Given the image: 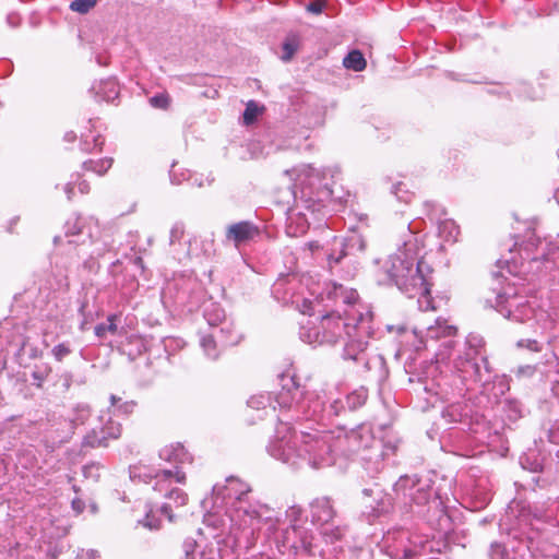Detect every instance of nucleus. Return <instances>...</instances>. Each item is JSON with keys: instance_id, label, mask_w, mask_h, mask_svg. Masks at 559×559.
I'll list each match as a JSON object with an SVG mask.
<instances>
[{"instance_id": "obj_1", "label": "nucleus", "mask_w": 559, "mask_h": 559, "mask_svg": "<svg viewBox=\"0 0 559 559\" xmlns=\"http://www.w3.org/2000/svg\"><path fill=\"white\" fill-rule=\"evenodd\" d=\"M276 433L269 452L276 460L293 466L302 462L312 467L331 465L334 454L350 455L359 450L360 443L359 433L354 431H340L335 436L332 431L312 430L298 435L287 424H281Z\"/></svg>"}, {"instance_id": "obj_2", "label": "nucleus", "mask_w": 559, "mask_h": 559, "mask_svg": "<svg viewBox=\"0 0 559 559\" xmlns=\"http://www.w3.org/2000/svg\"><path fill=\"white\" fill-rule=\"evenodd\" d=\"M418 254L417 238L407 227V239L383 262L378 282L385 285L394 284L403 293H413L414 289L421 287L425 274L431 270L426 262L418 259Z\"/></svg>"}, {"instance_id": "obj_3", "label": "nucleus", "mask_w": 559, "mask_h": 559, "mask_svg": "<svg viewBox=\"0 0 559 559\" xmlns=\"http://www.w3.org/2000/svg\"><path fill=\"white\" fill-rule=\"evenodd\" d=\"M162 460L173 463L174 468H164L151 471L145 466H133L130 469V478L143 483L155 480L154 489L157 491H166L165 496L173 499L176 506H185L188 501L187 493L178 488L169 487L175 484H183L186 481V473L182 471L183 465L191 464L192 457L182 444H171L160 450Z\"/></svg>"}, {"instance_id": "obj_4", "label": "nucleus", "mask_w": 559, "mask_h": 559, "mask_svg": "<svg viewBox=\"0 0 559 559\" xmlns=\"http://www.w3.org/2000/svg\"><path fill=\"white\" fill-rule=\"evenodd\" d=\"M249 491V485L234 476L227 477L225 485L216 484L213 487V495L216 496V499L221 498L223 502L231 503L233 510L229 518L233 525L238 527L246 538L253 539L262 524L266 523L270 518L266 516L269 513L266 506H251L243 501V497Z\"/></svg>"}, {"instance_id": "obj_5", "label": "nucleus", "mask_w": 559, "mask_h": 559, "mask_svg": "<svg viewBox=\"0 0 559 559\" xmlns=\"http://www.w3.org/2000/svg\"><path fill=\"white\" fill-rule=\"evenodd\" d=\"M329 296L334 298L336 301H341L349 306V309L344 311V318L330 313L323 316L319 322L322 345L330 344L334 345L340 340L345 341L346 337H352L353 325L357 323V320H349V317L358 310H362L365 305L357 304L358 294L355 289H346L342 285H334L333 289L329 292Z\"/></svg>"}, {"instance_id": "obj_6", "label": "nucleus", "mask_w": 559, "mask_h": 559, "mask_svg": "<svg viewBox=\"0 0 559 559\" xmlns=\"http://www.w3.org/2000/svg\"><path fill=\"white\" fill-rule=\"evenodd\" d=\"M483 338L477 335H468L464 350L454 359V368L463 379L483 381L484 374L490 373L487 357L483 354Z\"/></svg>"}, {"instance_id": "obj_7", "label": "nucleus", "mask_w": 559, "mask_h": 559, "mask_svg": "<svg viewBox=\"0 0 559 559\" xmlns=\"http://www.w3.org/2000/svg\"><path fill=\"white\" fill-rule=\"evenodd\" d=\"M349 320H357L353 325L352 337H346L344 341V349L342 357L345 360L361 361L368 368L366 361V349L368 340L371 337L372 330V312L368 307H362L349 317Z\"/></svg>"}, {"instance_id": "obj_8", "label": "nucleus", "mask_w": 559, "mask_h": 559, "mask_svg": "<svg viewBox=\"0 0 559 559\" xmlns=\"http://www.w3.org/2000/svg\"><path fill=\"white\" fill-rule=\"evenodd\" d=\"M493 307L504 318L516 322H525L537 317V313L530 300L518 294L516 289L508 285L495 298Z\"/></svg>"}, {"instance_id": "obj_9", "label": "nucleus", "mask_w": 559, "mask_h": 559, "mask_svg": "<svg viewBox=\"0 0 559 559\" xmlns=\"http://www.w3.org/2000/svg\"><path fill=\"white\" fill-rule=\"evenodd\" d=\"M394 491L405 504L423 507L433 496L429 479H420L417 476H402L394 485Z\"/></svg>"}, {"instance_id": "obj_10", "label": "nucleus", "mask_w": 559, "mask_h": 559, "mask_svg": "<svg viewBox=\"0 0 559 559\" xmlns=\"http://www.w3.org/2000/svg\"><path fill=\"white\" fill-rule=\"evenodd\" d=\"M273 404L281 408H290L295 404L307 418L314 417L319 412L320 404L312 402V395L304 397V392L293 383V388L283 386L282 391L273 399Z\"/></svg>"}, {"instance_id": "obj_11", "label": "nucleus", "mask_w": 559, "mask_h": 559, "mask_svg": "<svg viewBox=\"0 0 559 559\" xmlns=\"http://www.w3.org/2000/svg\"><path fill=\"white\" fill-rule=\"evenodd\" d=\"M204 318L209 325L215 328V333L222 334L221 342L225 345H236L240 341L238 333H235V328L231 322L226 320L225 311L217 305L211 304L204 310Z\"/></svg>"}, {"instance_id": "obj_12", "label": "nucleus", "mask_w": 559, "mask_h": 559, "mask_svg": "<svg viewBox=\"0 0 559 559\" xmlns=\"http://www.w3.org/2000/svg\"><path fill=\"white\" fill-rule=\"evenodd\" d=\"M364 506L369 518H377L389 512L392 507L391 498L379 488L364 489Z\"/></svg>"}, {"instance_id": "obj_13", "label": "nucleus", "mask_w": 559, "mask_h": 559, "mask_svg": "<svg viewBox=\"0 0 559 559\" xmlns=\"http://www.w3.org/2000/svg\"><path fill=\"white\" fill-rule=\"evenodd\" d=\"M298 280L295 275H283L278 277L272 287L274 297L283 304H296L298 306V298L295 297V287Z\"/></svg>"}, {"instance_id": "obj_14", "label": "nucleus", "mask_w": 559, "mask_h": 559, "mask_svg": "<svg viewBox=\"0 0 559 559\" xmlns=\"http://www.w3.org/2000/svg\"><path fill=\"white\" fill-rule=\"evenodd\" d=\"M120 433V425L108 420V424L102 427L100 431L93 429L91 433L86 435L83 444L91 448L106 447L108 439H117Z\"/></svg>"}, {"instance_id": "obj_15", "label": "nucleus", "mask_w": 559, "mask_h": 559, "mask_svg": "<svg viewBox=\"0 0 559 559\" xmlns=\"http://www.w3.org/2000/svg\"><path fill=\"white\" fill-rule=\"evenodd\" d=\"M258 235V227L248 221L231 224L227 227L226 230V238L233 241L236 247L252 240Z\"/></svg>"}, {"instance_id": "obj_16", "label": "nucleus", "mask_w": 559, "mask_h": 559, "mask_svg": "<svg viewBox=\"0 0 559 559\" xmlns=\"http://www.w3.org/2000/svg\"><path fill=\"white\" fill-rule=\"evenodd\" d=\"M310 507L312 521L318 524H326L331 522L335 515V511L329 498H317Z\"/></svg>"}, {"instance_id": "obj_17", "label": "nucleus", "mask_w": 559, "mask_h": 559, "mask_svg": "<svg viewBox=\"0 0 559 559\" xmlns=\"http://www.w3.org/2000/svg\"><path fill=\"white\" fill-rule=\"evenodd\" d=\"M386 554L391 559H412L417 555V551L412 546L408 537L401 534L396 543L386 546Z\"/></svg>"}, {"instance_id": "obj_18", "label": "nucleus", "mask_w": 559, "mask_h": 559, "mask_svg": "<svg viewBox=\"0 0 559 559\" xmlns=\"http://www.w3.org/2000/svg\"><path fill=\"white\" fill-rule=\"evenodd\" d=\"M428 274H425V282L421 287L414 289L413 293H405L408 297H418V306L423 311L435 310L432 297L430 295V284L428 282Z\"/></svg>"}, {"instance_id": "obj_19", "label": "nucleus", "mask_w": 559, "mask_h": 559, "mask_svg": "<svg viewBox=\"0 0 559 559\" xmlns=\"http://www.w3.org/2000/svg\"><path fill=\"white\" fill-rule=\"evenodd\" d=\"M456 333L454 325L448 324L445 320L437 319L435 325H429L426 330L427 340H438L440 337H449Z\"/></svg>"}, {"instance_id": "obj_20", "label": "nucleus", "mask_w": 559, "mask_h": 559, "mask_svg": "<svg viewBox=\"0 0 559 559\" xmlns=\"http://www.w3.org/2000/svg\"><path fill=\"white\" fill-rule=\"evenodd\" d=\"M460 228L451 218H439L438 221V235L444 241L454 242L457 240Z\"/></svg>"}, {"instance_id": "obj_21", "label": "nucleus", "mask_w": 559, "mask_h": 559, "mask_svg": "<svg viewBox=\"0 0 559 559\" xmlns=\"http://www.w3.org/2000/svg\"><path fill=\"white\" fill-rule=\"evenodd\" d=\"M300 340L310 345H322L320 325L310 322L302 323L299 332Z\"/></svg>"}, {"instance_id": "obj_22", "label": "nucleus", "mask_w": 559, "mask_h": 559, "mask_svg": "<svg viewBox=\"0 0 559 559\" xmlns=\"http://www.w3.org/2000/svg\"><path fill=\"white\" fill-rule=\"evenodd\" d=\"M97 93L103 100L114 102L119 95V85L114 79L102 81Z\"/></svg>"}, {"instance_id": "obj_23", "label": "nucleus", "mask_w": 559, "mask_h": 559, "mask_svg": "<svg viewBox=\"0 0 559 559\" xmlns=\"http://www.w3.org/2000/svg\"><path fill=\"white\" fill-rule=\"evenodd\" d=\"M343 66L348 70L360 72L366 68L367 62L359 50H353L343 59Z\"/></svg>"}, {"instance_id": "obj_24", "label": "nucleus", "mask_w": 559, "mask_h": 559, "mask_svg": "<svg viewBox=\"0 0 559 559\" xmlns=\"http://www.w3.org/2000/svg\"><path fill=\"white\" fill-rule=\"evenodd\" d=\"M221 337H222V334H218L215 332H213L210 335H203L201 337V341H200L201 347L203 348L205 355L209 358L216 359L218 357L219 352L217 349V344H216L215 338H218L221 341Z\"/></svg>"}, {"instance_id": "obj_25", "label": "nucleus", "mask_w": 559, "mask_h": 559, "mask_svg": "<svg viewBox=\"0 0 559 559\" xmlns=\"http://www.w3.org/2000/svg\"><path fill=\"white\" fill-rule=\"evenodd\" d=\"M112 166V158H99L88 159L83 163V168L88 171H93L99 176H103Z\"/></svg>"}, {"instance_id": "obj_26", "label": "nucleus", "mask_w": 559, "mask_h": 559, "mask_svg": "<svg viewBox=\"0 0 559 559\" xmlns=\"http://www.w3.org/2000/svg\"><path fill=\"white\" fill-rule=\"evenodd\" d=\"M300 47V37L296 33H290L286 36L283 43L284 55L282 59L284 61H289L293 56L298 51Z\"/></svg>"}, {"instance_id": "obj_27", "label": "nucleus", "mask_w": 559, "mask_h": 559, "mask_svg": "<svg viewBox=\"0 0 559 559\" xmlns=\"http://www.w3.org/2000/svg\"><path fill=\"white\" fill-rule=\"evenodd\" d=\"M248 406L254 409H265L269 407L273 412L276 409V405L273 404V397L270 393L251 396L248 401Z\"/></svg>"}, {"instance_id": "obj_28", "label": "nucleus", "mask_w": 559, "mask_h": 559, "mask_svg": "<svg viewBox=\"0 0 559 559\" xmlns=\"http://www.w3.org/2000/svg\"><path fill=\"white\" fill-rule=\"evenodd\" d=\"M312 402H318L320 404L319 412L314 417H309V419L318 420L319 418H322L324 415H321V413H326L328 416H337L341 411L344 408V405L341 401H333L328 408L323 407V404L319 400H314L312 397Z\"/></svg>"}, {"instance_id": "obj_29", "label": "nucleus", "mask_w": 559, "mask_h": 559, "mask_svg": "<svg viewBox=\"0 0 559 559\" xmlns=\"http://www.w3.org/2000/svg\"><path fill=\"white\" fill-rule=\"evenodd\" d=\"M116 320H117V316L116 314H110L107 318V322L106 323L97 324L95 326V334H96V336L99 337V338H104L107 333L116 334L117 330H118V326L116 324Z\"/></svg>"}, {"instance_id": "obj_30", "label": "nucleus", "mask_w": 559, "mask_h": 559, "mask_svg": "<svg viewBox=\"0 0 559 559\" xmlns=\"http://www.w3.org/2000/svg\"><path fill=\"white\" fill-rule=\"evenodd\" d=\"M120 401H121V399L117 397L116 395L110 396L111 407L115 408L114 412L121 413L123 415L131 414L135 407V403L133 401H127V402H122V403L118 404V402H120Z\"/></svg>"}, {"instance_id": "obj_31", "label": "nucleus", "mask_w": 559, "mask_h": 559, "mask_svg": "<svg viewBox=\"0 0 559 559\" xmlns=\"http://www.w3.org/2000/svg\"><path fill=\"white\" fill-rule=\"evenodd\" d=\"M90 415H91V409H90L88 405L78 404L74 407V416L72 417L71 421L73 425H82L90 417Z\"/></svg>"}, {"instance_id": "obj_32", "label": "nucleus", "mask_w": 559, "mask_h": 559, "mask_svg": "<svg viewBox=\"0 0 559 559\" xmlns=\"http://www.w3.org/2000/svg\"><path fill=\"white\" fill-rule=\"evenodd\" d=\"M64 228H66L67 236L81 235V234H83V229H84L83 219L79 216L70 218L66 223Z\"/></svg>"}, {"instance_id": "obj_33", "label": "nucleus", "mask_w": 559, "mask_h": 559, "mask_svg": "<svg viewBox=\"0 0 559 559\" xmlns=\"http://www.w3.org/2000/svg\"><path fill=\"white\" fill-rule=\"evenodd\" d=\"M261 110L259 108V106L254 103V102H249L247 104V107L243 111V123L249 126L251 123H253L258 116L260 115Z\"/></svg>"}, {"instance_id": "obj_34", "label": "nucleus", "mask_w": 559, "mask_h": 559, "mask_svg": "<svg viewBox=\"0 0 559 559\" xmlns=\"http://www.w3.org/2000/svg\"><path fill=\"white\" fill-rule=\"evenodd\" d=\"M96 4V0H73L70 3V9L74 12L84 14L87 13Z\"/></svg>"}, {"instance_id": "obj_35", "label": "nucleus", "mask_w": 559, "mask_h": 559, "mask_svg": "<svg viewBox=\"0 0 559 559\" xmlns=\"http://www.w3.org/2000/svg\"><path fill=\"white\" fill-rule=\"evenodd\" d=\"M150 104L154 108L167 109L170 105V97L167 93H160L150 98Z\"/></svg>"}, {"instance_id": "obj_36", "label": "nucleus", "mask_w": 559, "mask_h": 559, "mask_svg": "<svg viewBox=\"0 0 559 559\" xmlns=\"http://www.w3.org/2000/svg\"><path fill=\"white\" fill-rule=\"evenodd\" d=\"M367 394L365 391L354 392L346 399L349 408H356L366 403Z\"/></svg>"}, {"instance_id": "obj_37", "label": "nucleus", "mask_w": 559, "mask_h": 559, "mask_svg": "<svg viewBox=\"0 0 559 559\" xmlns=\"http://www.w3.org/2000/svg\"><path fill=\"white\" fill-rule=\"evenodd\" d=\"M51 354L56 360L62 361L64 357L71 354V348L66 343H60L52 348Z\"/></svg>"}, {"instance_id": "obj_38", "label": "nucleus", "mask_w": 559, "mask_h": 559, "mask_svg": "<svg viewBox=\"0 0 559 559\" xmlns=\"http://www.w3.org/2000/svg\"><path fill=\"white\" fill-rule=\"evenodd\" d=\"M50 371V368L48 367H45V368H36L33 372H32V378L33 380L35 381V384L39 388L41 386V383L46 380L48 373Z\"/></svg>"}, {"instance_id": "obj_39", "label": "nucleus", "mask_w": 559, "mask_h": 559, "mask_svg": "<svg viewBox=\"0 0 559 559\" xmlns=\"http://www.w3.org/2000/svg\"><path fill=\"white\" fill-rule=\"evenodd\" d=\"M506 548L499 543H492L490 545L489 558L490 559H504Z\"/></svg>"}, {"instance_id": "obj_40", "label": "nucleus", "mask_w": 559, "mask_h": 559, "mask_svg": "<svg viewBox=\"0 0 559 559\" xmlns=\"http://www.w3.org/2000/svg\"><path fill=\"white\" fill-rule=\"evenodd\" d=\"M452 345H453L452 341H447L443 343V345H442L443 349H440L436 355L437 361L444 362L447 359L450 358V353H448V350L452 348Z\"/></svg>"}, {"instance_id": "obj_41", "label": "nucleus", "mask_w": 559, "mask_h": 559, "mask_svg": "<svg viewBox=\"0 0 559 559\" xmlns=\"http://www.w3.org/2000/svg\"><path fill=\"white\" fill-rule=\"evenodd\" d=\"M182 235H183L182 225H180V224L174 225L170 230V242L174 243L175 241L180 240Z\"/></svg>"}, {"instance_id": "obj_42", "label": "nucleus", "mask_w": 559, "mask_h": 559, "mask_svg": "<svg viewBox=\"0 0 559 559\" xmlns=\"http://www.w3.org/2000/svg\"><path fill=\"white\" fill-rule=\"evenodd\" d=\"M324 8V1L322 0H316V1H312L308 4V11L313 13V14H319L322 12Z\"/></svg>"}, {"instance_id": "obj_43", "label": "nucleus", "mask_w": 559, "mask_h": 559, "mask_svg": "<svg viewBox=\"0 0 559 559\" xmlns=\"http://www.w3.org/2000/svg\"><path fill=\"white\" fill-rule=\"evenodd\" d=\"M535 372V368L532 366H521L518 369L519 376H532Z\"/></svg>"}, {"instance_id": "obj_44", "label": "nucleus", "mask_w": 559, "mask_h": 559, "mask_svg": "<svg viewBox=\"0 0 559 559\" xmlns=\"http://www.w3.org/2000/svg\"><path fill=\"white\" fill-rule=\"evenodd\" d=\"M99 555L94 550H87L78 556L76 559H99Z\"/></svg>"}, {"instance_id": "obj_45", "label": "nucleus", "mask_w": 559, "mask_h": 559, "mask_svg": "<svg viewBox=\"0 0 559 559\" xmlns=\"http://www.w3.org/2000/svg\"><path fill=\"white\" fill-rule=\"evenodd\" d=\"M308 170L311 173L309 177V185L314 186L317 181L320 180L319 173L314 171L312 167H308Z\"/></svg>"}, {"instance_id": "obj_46", "label": "nucleus", "mask_w": 559, "mask_h": 559, "mask_svg": "<svg viewBox=\"0 0 559 559\" xmlns=\"http://www.w3.org/2000/svg\"><path fill=\"white\" fill-rule=\"evenodd\" d=\"M183 546H185V551H186L187 557H190L191 555H193L194 546H195V543L193 540H187Z\"/></svg>"}, {"instance_id": "obj_47", "label": "nucleus", "mask_w": 559, "mask_h": 559, "mask_svg": "<svg viewBox=\"0 0 559 559\" xmlns=\"http://www.w3.org/2000/svg\"><path fill=\"white\" fill-rule=\"evenodd\" d=\"M345 255H346V252L342 249L338 255H335L334 253H331L329 255V262L330 263H332V262L333 263H338L343 259V257H345Z\"/></svg>"}, {"instance_id": "obj_48", "label": "nucleus", "mask_w": 559, "mask_h": 559, "mask_svg": "<svg viewBox=\"0 0 559 559\" xmlns=\"http://www.w3.org/2000/svg\"><path fill=\"white\" fill-rule=\"evenodd\" d=\"M144 526L153 530V528H158L159 527V522H153L150 520V515L147 514L145 520L141 522Z\"/></svg>"}, {"instance_id": "obj_49", "label": "nucleus", "mask_w": 559, "mask_h": 559, "mask_svg": "<svg viewBox=\"0 0 559 559\" xmlns=\"http://www.w3.org/2000/svg\"><path fill=\"white\" fill-rule=\"evenodd\" d=\"M349 241L352 246L358 245L359 250H365V241L360 237H352Z\"/></svg>"}, {"instance_id": "obj_50", "label": "nucleus", "mask_w": 559, "mask_h": 559, "mask_svg": "<svg viewBox=\"0 0 559 559\" xmlns=\"http://www.w3.org/2000/svg\"><path fill=\"white\" fill-rule=\"evenodd\" d=\"M72 508L76 513H81L84 509V503L80 499H74L72 501Z\"/></svg>"}, {"instance_id": "obj_51", "label": "nucleus", "mask_w": 559, "mask_h": 559, "mask_svg": "<svg viewBox=\"0 0 559 559\" xmlns=\"http://www.w3.org/2000/svg\"><path fill=\"white\" fill-rule=\"evenodd\" d=\"M78 188L82 194H86L90 191V185L85 180L80 181Z\"/></svg>"}, {"instance_id": "obj_52", "label": "nucleus", "mask_w": 559, "mask_h": 559, "mask_svg": "<svg viewBox=\"0 0 559 559\" xmlns=\"http://www.w3.org/2000/svg\"><path fill=\"white\" fill-rule=\"evenodd\" d=\"M301 312L302 313H310L312 311V301L304 299Z\"/></svg>"}, {"instance_id": "obj_53", "label": "nucleus", "mask_w": 559, "mask_h": 559, "mask_svg": "<svg viewBox=\"0 0 559 559\" xmlns=\"http://www.w3.org/2000/svg\"><path fill=\"white\" fill-rule=\"evenodd\" d=\"M73 189H74V186H73L72 182L67 183L66 187H64V191H66L67 197H68L69 200L72 199Z\"/></svg>"}, {"instance_id": "obj_54", "label": "nucleus", "mask_w": 559, "mask_h": 559, "mask_svg": "<svg viewBox=\"0 0 559 559\" xmlns=\"http://www.w3.org/2000/svg\"><path fill=\"white\" fill-rule=\"evenodd\" d=\"M160 511L169 521H173V514L170 513V507L168 504L163 506Z\"/></svg>"}, {"instance_id": "obj_55", "label": "nucleus", "mask_w": 559, "mask_h": 559, "mask_svg": "<svg viewBox=\"0 0 559 559\" xmlns=\"http://www.w3.org/2000/svg\"><path fill=\"white\" fill-rule=\"evenodd\" d=\"M94 147L100 148L104 144V141L100 139V136H93Z\"/></svg>"}, {"instance_id": "obj_56", "label": "nucleus", "mask_w": 559, "mask_h": 559, "mask_svg": "<svg viewBox=\"0 0 559 559\" xmlns=\"http://www.w3.org/2000/svg\"><path fill=\"white\" fill-rule=\"evenodd\" d=\"M82 145H83V150L84 151H91L92 150L91 144H90L87 139L83 142Z\"/></svg>"}, {"instance_id": "obj_57", "label": "nucleus", "mask_w": 559, "mask_h": 559, "mask_svg": "<svg viewBox=\"0 0 559 559\" xmlns=\"http://www.w3.org/2000/svg\"><path fill=\"white\" fill-rule=\"evenodd\" d=\"M66 139L67 141H73L75 139V134L73 132L67 133Z\"/></svg>"}, {"instance_id": "obj_58", "label": "nucleus", "mask_w": 559, "mask_h": 559, "mask_svg": "<svg viewBox=\"0 0 559 559\" xmlns=\"http://www.w3.org/2000/svg\"><path fill=\"white\" fill-rule=\"evenodd\" d=\"M308 246H309V249H310V250H314V249H318V248H319L318 242H309V245H308Z\"/></svg>"}, {"instance_id": "obj_59", "label": "nucleus", "mask_w": 559, "mask_h": 559, "mask_svg": "<svg viewBox=\"0 0 559 559\" xmlns=\"http://www.w3.org/2000/svg\"><path fill=\"white\" fill-rule=\"evenodd\" d=\"M287 234L290 235V236H295L296 235V231L293 230V226L292 225H289L287 227Z\"/></svg>"}, {"instance_id": "obj_60", "label": "nucleus", "mask_w": 559, "mask_h": 559, "mask_svg": "<svg viewBox=\"0 0 559 559\" xmlns=\"http://www.w3.org/2000/svg\"><path fill=\"white\" fill-rule=\"evenodd\" d=\"M106 250L107 249L104 247V248L96 250L94 253H96V255H102Z\"/></svg>"}, {"instance_id": "obj_61", "label": "nucleus", "mask_w": 559, "mask_h": 559, "mask_svg": "<svg viewBox=\"0 0 559 559\" xmlns=\"http://www.w3.org/2000/svg\"><path fill=\"white\" fill-rule=\"evenodd\" d=\"M555 199L559 204V188L555 191Z\"/></svg>"}, {"instance_id": "obj_62", "label": "nucleus", "mask_w": 559, "mask_h": 559, "mask_svg": "<svg viewBox=\"0 0 559 559\" xmlns=\"http://www.w3.org/2000/svg\"><path fill=\"white\" fill-rule=\"evenodd\" d=\"M175 176H176V173H175V170L173 169V170L170 171V178H171V181H173V182H175V178H176Z\"/></svg>"}, {"instance_id": "obj_63", "label": "nucleus", "mask_w": 559, "mask_h": 559, "mask_svg": "<svg viewBox=\"0 0 559 559\" xmlns=\"http://www.w3.org/2000/svg\"><path fill=\"white\" fill-rule=\"evenodd\" d=\"M385 454V452L383 451H380L379 454L377 456H383Z\"/></svg>"}, {"instance_id": "obj_64", "label": "nucleus", "mask_w": 559, "mask_h": 559, "mask_svg": "<svg viewBox=\"0 0 559 559\" xmlns=\"http://www.w3.org/2000/svg\"><path fill=\"white\" fill-rule=\"evenodd\" d=\"M337 245H338L340 247H342V248L344 247L343 241H338V242H337Z\"/></svg>"}]
</instances>
